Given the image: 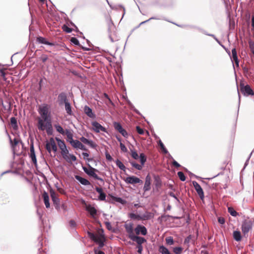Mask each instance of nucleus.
Wrapping results in <instances>:
<instances>
[{"mask_svg": "<svg viewBox=\"0 0 254 254\" xmlns=\"http://www.w3.org/2000/svg\"><path fill=\"white\" fill-rule=\"evenodd\" d=\"M30 151L31 160L34 163L36 164L37 163V160L34 151V148L33 144H31L30 145Z\"/></svg>", "mask_w": 254, "mask_h": 254, "instance_id": "obj_22", "label": "nucleus"}, {"mask_svg": "<svg viewBox=\"0 0 254 254\" xmlns=\"http://www.w3.org/2000/svg\"><path fill=\"white\" fill-rule=\"evenodd\" d=\"M228 210L229 213L233 216L236 217L238 215V213L232 207H228Z\"/></svg>", "mask_w": 254, "mask_h": 254, "instance_id": "obj_42", "label": "nucleus"}, {"mask_svg": "<svg viewBox=\"0 0 254 254\" xmlns=\"http://www.w3.org/2000/svg\"><path fill=\"white\" fill-rule=\"evenodd\" d=\"M88 168L85 167H82V169L85 173L88 176L93 177L96 180L100 181L102 183H104V180L101 178L98 177L97 175L95 173V171H97V170L92 167L90 165L88 164Z\"/></svg>", "mask_w": 254, "mask_h": 254, "instance_id": "obj_2", "label": "nucleus"}, {"mask_svg": "<svg viewBox=\"0 0 254 254\" xmlns=\"http://www.w3.org/2000/svg\"><path fill=\"white\" fill-rule=\"evenodd\" d=\"M83 110L85 114L90 118L93 119L96 118L95 114L92 111V110L89 107L87 106H84Z\"/></svg>", "mask_w": 254, "mask_h": 254, "instance_id": "obj_12", "label": "nucleus"}, {"mask_svg": "<svg viewBox=\"0 0 254 254\" xmlns=\"http://www.w3.org/2000/svg\"><path fill=\"white\" fill-rule=\"evenodd\" d=\"M139 159L141 162V165L143 166L146 161V158L143 153H141L139 156Z\"/></svg>", "mask_w": 254, "mask_h": 254, "instance_id": "obj_41", "label": "nucleus"}, {"mask_svg": "<svg viewBox=\"0 0 254 254\" xmlns=\"http://www.w3.org/2000/svg\"><path fill=\"white\" fill-rule=\"evenodd\" d=\"M134 231L137 235L141 234L142 235L145 236L147 233V231L145 226L137 225L134 229Z\"/></svg>", "mask_w": 254, "mask_h": 254, "instance_id": "obj_9", "label": "nucleus"}, {"mask_svg": "<svg viewBox=\"0 0 254 254\" xmlns=\"http://www.w3.org/2000/svg\"><path fill=\"white\" fill-rule=\"evenodd\" d=\"M125 228L126 232L128 234V237L130 238L131 236H134L133 234V224L132 223H128L126 224L125 225Z\"/></svg>", "mask_w": 254, "mask_h": 254, "instance_id": "obj_15", "label": "nucleus"}, {"mask_svg": "<svg viewBox=\"0 0 254 254\" xmlns=\"http://www.w3.org/2000/svg\"><path fill=\"white\" fill-rule=\"evenodd\" d=\"M91 124L93 126V129L95 132H99L101 131L106 132V129L98 122L96 121L93 122H92Z\"/></svg>", "mask_w": 254, "mask_h": 254, "instance_id": "obj_10", "label": "nucleus"}, {"mask_svg": "<svg viewBox=\"0 0 254 254\" xmlns=\"http://www.w3.org/2000/svg\"><path fill=\"white\" fill-rule=\"evenodd\" d=\"M65 109L66 113L69 115H72V110L70 104L69 102H66L65 104Z\"/></svg>", "mask_w": 254, "mask_h": 254, "instance_id": "obj_29", "label": "nucleus"}, {"mask_svg": "<svg viewBox=\"0 0 254 254\" xmlns=\"http://www.w3.org/2000/svg\"><path fill=\"white\" fill-rule=\"evenodd\" d=\"M46 148L49 153L51 152L52 149L54 151H57V147L53 138H51L49 142L46 143Z\"/></svg>", "mask_w": 254, "mask_h": 254, "instance_id": "obj_5", "label": "nucleus"}, {"mask_svg": "<svg viewBox=\"0 0 254 254\" xmlns=\"http://www.w3.org/2000/svg\"><path fill=\"white\" fill-rule=\"evenodd\" d=\"M182 250L181 247H175L173 249V252L175 254H180Z\"/></svg>", "mask_w": 254, "mask_h": 254, "instance_id": "obj_44", "label": "nucleus"}, {"mask_svg": "<svg viewBox=\"0 0 254 254\" xmlns=\"http://www.w3.org/2000/svg\"><path fill=\"white\" fill-rule=\"evenodd\" d=\"M61 154L64 159H65L67 161H69V152L67 148L65 149L64 150H62Z\"/></svg>", "mask_w": 254, "mask_h": 254, "instance_id": "obj_30", "label": "nucleus"}, {"mask_svg": "<svg viewBox=\"0 0 254 254\" xmlns=\"http://www.w3.org/2000/svg\"><path fill=\"white\" fill-rule=\"evenodd\" d=\"M129 216L131 219H132L141 220V216L140 215H138V214H134L133 213H131L129 214Z\"/></svg>", "mask_w": 254, "mask_h": 254, "instance_id": "obj_39", "label": "nucleus"}, {"mask_svg": "<svg viewBox=\"0 0 254 254\" xmlns=\"http://www.w3.org/2000/svg\"><path fill=\"white\" fill-rule=\"evenodd\" d=\"M131 156L134 159H137L139 157L138 154L135 151L131 150Z\"/></svg>", "mask_w": 254, "mask_h": 254, "instance_id": "obj_51", "label": "nucleus"}, {"mask_svg": "<svg viewBox=\"0 0 254 254\" xmlns=\"http://www.w3.org/2000/svg\"><path fill=\"white\" fill-rule=\"evenodd\" d=\"M71 42L75 45H79V42L77 39L74 37L71 38L70 40Z\"/></svg>", "mask_w": 254, "mask_h": 254, "instance_id": "obj_49", "label": "nucleus"}, {"mask_svg": "<svg viewBox=\"0 0 254 254\" xmlns=\"http://www.w3.org/2000/svg\"><path fill=\"white\" fill-rule=\"evenodd\" d=\"M104 237L102 236H99L96 240L94 241V242L96 243H98L99 244V248L101 249L102 248L104 245Z\"/></svg>", "mask_w": 254, "mask_h": 254, "instance_id": "obj_25", "label": "nucleus"}, {"mask_svg": "<svg viewBox=\"0 0 254 254\" xmlns=\"http://www.w3.org/2000/svg\"><path fill=\"white\" fill-rule=\"evenodd\" d=\"M129 107L130 108V109L133 111H134L136 114H138V115H140V113L139 112L138 110H137L135 108V107L134 106V105L132 104H131L130 105H129Z\"/></svg>", "mask_w": 254, "mask_h": 254, "instance_id": "obj_52", "label": "nucleus"}, {"mask_svg": "<svg viewBox=\"0 0 254 254\" xmlns=\"http://www.w3.org/2000/svg\"><path fill=\"white\" fill-rule=\"evenodd\" d=\"M50 106L43 104L39 107L38 112L41 118L38 119L37 127L39 130L44 131L47 125L51 126V115L49 111Z\"/></svg>", "mask_w": 254, "mask_h": 254, "instance_id": "obj_1", "label": "nucleus"}, {"mask_svg": "<svg viewBox=\"0 0 254 254\" xmlns=\"http://www.w3.org/2000/svg\"><path fill=\"white\" fill-rule=\"evenodd\" d=\"M10 123L12 127L14 129H17V120L15 117H11L10 118Z\"/></svg>", "mask_w": 254, "mask_h": 254, "instance_id": "obj_32", "label": "nucleus"}, {"mask_svg": "<svg viewBox=\"0 0 254 254\" xmlns=\"http://www.w3.org/2000/svg\"><path fill=\"white\" fill-rule=\"evenodd\" d=\"M253 226L252 221L250 219H246L242 222V231L245 235L252 229Z\"/></svg>", "mask_w": 254, "mask_h": 254, "instance_id": "obj_4", "label": "nucleus"}, {"mask_svg": "<svg viewBox=\"0 0 254 254\" xmlns=\"http://www.w3.org/2000/svg\"><path fill=\"white\" fill-rule=\"evenodd\" d=\"M106 158L108 161H112V157L108 153H106Z\"/></svg>", "mask_w": 254, "mask_h": 254, "instance_id": "obj_63", "label": "nucleus"}, {"mask_svg": "<svg viewBox=\"0 0 254 254\" xmlns=\"http://www.w3.org/2000/svg\"><path fill=\"white\" fill-rule=\"evenodd\" d=\"M82 155L83 156V158L85 160H87L88 161H90L91 160V159L87 158V157L89 156V154L86 152H83Z\"/></svg>", "mask_w": 254, "mask_h": 254, "instance_id": "obj_59", "label": "nucleus"}, {"mask_svg": "<svg viewBox=\"0 0 254 254\" xmlns=\"http://www.w3.org/2000/svg\"><path fill=\"white\" fill-rule=\"evenodd\" d=\"M43 197L46 207L47 208H49L50 207V203L49 202V196L48 193L46 191H44L43 193Z\"/></svg>", "mask_w": 254, "mask_h": 254, "instance_id": "obj_20", "label": "nucleus"}, {"mask_svg": "<svg viewBox=\"0 0 254 254\" xmlns=\"http://www.w3.org/2000/svg\"><path fill=\"white\" fill-rule=\"evenodd\" d=\"M136 248L137 249V252L139 254H142V252L143 250V247L142 245H139L136 246Z\"/></svg>", "mask_w": 254, "mask_h": 254, "instance_id": "obj_60", "label": "nucleus"}, {"mask_svg": "<svg viewBox=\"0 0 254 254\" xmlns=\"http://www.w3.org/2000/svg\"><path fill=\"white\" fill-rule=\"evenodd\" d=\"M86 210L90 213L92 217H95L97 214V210L94 207L90 204L87 205L86 206Z\"/></svg>", "mask_w": 254, "mask_h": 254, "instance_id": "obj_16", "label": "nucleus"}, {"mask_svg": "<svg viewBox=\"0 0 254 254\" xmlns=\"http://www.w3.org/2000/svg\"><path fill=\"white\" fill-rule=\"evenodd\" d=\"M114 127L116 130H118L124 137H127L128 133L127 131L123 128L122 125L117 122L114 123Z\"/></svg>", "mask_w": 254, "mask_h": 254, "instance_id": "obj_6", "label": "nucleus"}, {"mask_svg": "<svg viewBox=\"0 0 254 254\" xmlns=\"http://www.w3.org/2000/svg\"><path fill=\"white\" fill-rule=\"evenodd\" d=\"M240 90L243 95L245 96L254 95V92L248 84L245 85L244 83L241 82L240 84Z\"/></svg>", "mask_w": 254, "mask_h": 254, "instance_id": "obj_3", "label": "nucleus"}, {"mask_svg": "<svg viewBox=\"0 0 254 254\" xmlns=\"http://www.w3.org/2000/svg\"><path fill=\"white\" fill-rule=\"evenodd\" d=\"M64 134L66 135L67 138L73 137V134L72 132L68 129L65 130Z\"/></svg>", "mask_w": 254, "mask_h": 254, "instance_id": "obj_47", "label": "nucleus"}, {"mask_svg": "<svg viewBox=\"0 0 254 254\" xmlns=\"http://www.w3.org/2000/svg\"><path fill=\"white\" fill-rule=\"evenodd\" d=\"M10 141L11 144L13 152H14L15 151L16 146L19 143V141L17 139L14 138L13 140V143H12V141L11 140V139H10Z\"/></svg>", "mask_w": 254, "mask_h": 254, "instance_id": "obj_35", "label": "nucleus"}, {"mask_svg": "<svg viewBox=\"0 0 254 254\" xmlns=\"http://www.w3.org/2000/svg\"><path fill=\"white\" fill-rule=\"evenodd\" d=\"M232 57L231 58L232 60L235 62L236 65L237 66H239V62L238 56H237V51H236V50L235 48H233L232 50Z\"/></svg>", "mask_w": 254, "mask_h": 254, "instance_id": "obj_21", "label": "nucleus"}, {"mask_svg": "<svg viewBox=\"0 0 254 254\" xmlns=\"http://www.w3.org/2000/svg\"><path fill=\"white\" fill-rule=\"evenodd\" d=\"M0 74L1 76L3 78V80H6L5 73L4 68L1 67L0 69Z\"/></svg>", "mask_w": 254, "mask_h": 254, "instance_id": "obj_50", "label": "nucleus"}, {"mask_svg": "<svg viewBox=\"0 0 254 254\" xmlns=\"http://www.w3.org/2000/svg\"><path fill=\"white\" fill-rule=\"evenodd\" d=\"M151 177L149 175H147L145 177V183L143 187L144 191H147L151 189Z\"/></svg>", "mask_w": 254, "mask_h": 254, "instance_id": "obj_14", "label": "nucleus"}, {"mask_svg": "<svg viewBox=\"0 0 254 254\" xmlns=\"http://www.w3.org/2000/svg\"><path fill=\"white\" fill-rule=\"evenodd\" d=\"M124 180L126 183L128 184L142 183V180L134 176H129L126 178Z\"/></svg>", "mask_w": 254, "mask_h": 254, "instance_id": "obj_7", "label": "nucleus"}, {"mask_svg": "<svg viewBox=\"0 0 254 254\" xmlns=\"http://www.w3.org/2000/svg\"><path fill=\"white\" fill-rule=\"evenodd\" d=\"M45 129L47 130V132L48 134H51L52 130V125L51 124V126H50V125H47V127Z\"/></svg>", "mask_w": 254, "mask_h": 254, "instance_id": "obj_58", "label": "nucleus"}, {"mask_svg": "<svg viewBox=\"0 0 254 254\" xmlns=\"http://www.w3.org/2000/svg\"><path fill=\"white\" fill-rule=\"evenodd\" d=\"M159 252L162 254H171L169 250L164 246H161L159 248Z\"/></svg>", "mask_w": 254, "mask_h": 254, "instance_id": "obj_31", "label": "nucleus"}, {"mask_svg": "<svg viewBox=\"0 0 254 254\" xmlns=\"http://www.w3.org/2000/svg\"><path fill=\"white\" fill-rule=\"evenodd\" d=\"M80 141L83 142V143L87 144V143H89V140L87 138H86L84 137H81L80 138Z\"/></svg>", "mask_w": 254, "mask_h": 254, "instance_id": "obj_57", "label": "nucleus"}, {"mask_svg": "<svg viewBox=\"0 0 254 254\" xmlns=\"http://www.w3.org/2000/svg\"><path fill=\"white\" fill-rule=\"evenodd\" d=\"M154 184L156 188H159L161 186L162 181L159 176L157 175L154 176Z\"/></svg>", "mask_w": 254, "mask_h": 254, "instance_id": "obj_24", "label": "nucleus"}, {"mask_svg": "<svg viewBox=\"0 0 254 254\" xmlns=\"http://www.w3.org/2000/svg\"><path fill=\"white\" fill-rule=\"evenodd\" d=\"M218 221L220 224H224L225 220L224 218L220 217L218 218Z\"/></svg>", "mask_w": 254, "mask_h": 254, "instance_id": "obj_61", "label": "nucleus"}, {"mask_svg": "<svg viewBox=\"0 0 254 254\" xmlns=\"http://www.w3.org/2000/svg\"><path fill=\"white\" fill-rule=\"evenodd\" d=\"M75 178L83 185L87 186L90 185V183L88 180L84 179L78 175H76L75 176Z\"/></svg>", "mask_w": 254, "mask_h": 254, "instance_id": "obj_19", "label": "nucleus"}, {"mask_svg": "<svg viewBox=\"0 0 254 254\" xmlns=\"http://www.w3.org/2000/svg\"><path fill=\"white\" fill-rule=\"evenodd\" d=\"M68 157H69V161L68 162H70L71 161H75L76 160V157L73 154H69Z\"/></svg>", "mask_w": 254, "mask_h": 254, "instance_id": "obj_55", "label": "nucleus"}, {"mask_svg": "<svg viewBox=\"0 0 254 254\" xmlns=\"http://www.w3.org/2000/svg\"><path fill=\"white\" fill-rule=\"evenodd\" d=\"M63 29L64 31L66 32L67 33H70L72 31V29L70 28H69L67 26L64 25L63 26Z\"/></svg>", "mask_w": 254, "mask_h": 254, "instance_id": "obj_45", "label": "nucleus"}, {"mask_svg": "<svg viewBox=\"0 0 254 254\" xmlns=\"http://www.w3.org/2000/svg\"><path fill=\"white\" fill-rule=\"evenodd\" d=\"M58 100L60 105H62L68 102L67 99L66 94L64 92L61 93L58 97Z\"/></svg>", "mask_w": 254, "mask_h": 254, "instance_id": "obj_11", "label": "nucleus"}, {"mask_svg": "<svg viewBox=\"0 0 254 254\" xmlns=\"http://www.w3.org/2000/svg\"><path fill=\"white\" fill-rule=\"evenodd\" d=\"M81 142L78 140H74L72 141V142L70 144L75 148L78 149L80 145Z\"/></svg>", "mask_w": 254, "mask_h": 254, "instance_id": "obj_34", "label": "nucleus"}, {"mask_svg": "<svg viewBox=\"0 0 254 254\" xmlns=\"http://www.w3.org/2000/svg\"><path fill=\"white\" fill-rule=\"evenodd\" d=\"M88 235L91 239H92L93 241H95L96 239L99 236L97 235H95L94 234L92 233H88Z\"/></svg>", "mask_w": 254, "mask_h": 254, "instance_id": "obj_53", "label": "nucleus"}, {"mask_svg": "<svg viewBox=\"0 0 254 254\" xmlns=\"http://www.w3.org/2000/svg\"><path fill=\"white\" fill-rule=\"evenodd\" d=\"M116 201L121 203V204H125L126 203V200L123 199L121 197H116L115 199Z\"/></svg>", "mask_w": 254, "mask_h": 254, "instance_id": "obj_56", "label": "nucleus"}, {"mask_svg": "<svg viewBox=\"0 0 254 254\" xmlns=\"http://www.w3.org/2000/svg\"><path fill=\"white\" fill-rule=\"evenodd\" d=\"M95 190L99 194L98 197L99 200L103 201L106 199V195L105 193L103 191V190L101 188L96 187Z\"/></svg>", "mask_w": 254, "mask_h": 254, "instance_id": "obj_17", "label": "nucleus"}, {"mask_svg": "<svg viewBox=\"0 0 254 254\" xmlns=\"http://www.w3.org/2000/svg\"><path fill=\"white\" fill-rule=\"evenodd\" d=\"M177 175L181 181H185L186 180V177L182 172H178Z\"/></svg>", "mask_w": 254, "mask_h": 254, "instance_id": "obj_43", "label": "nucleus"}, {"mask_svg": "<svg viewBox=\"0 0 254 254\" xmlns=\"http://www.w3.org/2000/svg\"><path fill=\"white\" fill-rule=\"evenodd\" d=\"M234 239L237 242L240 241L242 239L241 234L240 231H235L233 232Z\"/></svg>", "mask_w": 254, "mask_h": 254, "instance_id": "obj_27", "label": "nucleus"}, {"mask_svg": "<svg viewBox=\"0 0 254 254\" xmlns=\"http://www.w3.org/2000/svg\"><path fill=\"white\" fill-rule=\"evenodd\" d=\"M55 127L57 131L62 134H64L65 131H64L63 127L59 125H55Z\"/></svg>", "mask_w": 254, "mask_h": 254, "instance_id": "obj_37", "label": "nucleus"}, {"mask_svg": "<svg viewBox=\"0 0 254 254\" xmlns=\"http://www.w3.org/2000/svg\"><path fill=\"white\" fill-rule=\"evenodd\" d=\"M158 144L159 145V146H160L162 151L163 152V153L164 154H167L168 153V150H167V149L165 148L164 144L163 143V142L161 141V140H159V142H158Z\"/></svg>", "mask_w": 254, "mask_h": 254, "instance_id": "obj_40", "label": "nucleus"}, {"mask_svg": "<svg viewBox=\"0 0 254 254\" xmlns=\"http://www.w3.org/2000/svg\"><path fill=\"white\" fill-rule=\"evenodd\" d=\"M129 162L132 167H134L138 170H141L142 169V166L141 165H139L134 161H130Z\"/></svg>", "mask_w": 254, "mask_h": 254, "instance_id": "obj_38", "label": "nucleus"}, {"mask_svg": "<svg viewBox=\"0 0 254 254\" xmlns=\"http://www.w3.org/2000/svg\"><path fill=\"white\" fill-rule=\"evenodd\" d=\"M105 225L106 226V227L107 228V229L108 230H111L112 229V226H111L110 222H105Z\"/></svg>", "mask_w": 254, "mask_h": 254, "instance_id": "obj_62", "label": "nucleus"}, {"mask_svg": "<svg viewBox=\"0 0 254 254\" xmlns=\"http://www.w3.org/2000/svg\"><path fill=\"white\" fill-rule=\"evenodd\" d=\"M111 27L109 29V38L112 42H114L115 41H116L118 40V37H117L116 34L114 33L112 34L110 31L111 30Z\"/></svg>", "mask_w": 254, "mask_h": 254, "instance_id": "obj_28", "label": "nucleus"}, {"mask_svg": "<svg viewBox=\"0 0 254 254\" xmlns=\"http://www.w3.org/2000/svg\"><path fill=\"white\" fill-rule=\"evenodd\" d=\"M37 41L38 43L49 45V46H54V44L53 43L49 42L47 41V40L42 37H39L37 39Z\"/></svg>", "mask_w": 254, "mask_h": 254, "instance_id": "obj_23", "label": "nucleus"}, {"mask_svg": "<svg viewBox=\"0 0 254 254\" xmlns=\"http://www.w3.org/2000/svg\"><path fill=\"white\" fill-rule=\"evenodd\" d=\"M136 129L137 132L139 134L142 135L144 134V130L142 128H141V127H140L139 126H137L136 127Z\"/></svg>", "mask_w": 254, "mask_h": 254, "instance_id": "obj_54", "label": "nucleus"}, {"mask_svg": "<svg viewBox=\"0 0 254 254\" xmlns=\"http://www.w3.org/2000/svg\"><path fill=\"white\" fill-rule=\"evenodd\" d=\"M166 243L169 245H172L174 244V241L171 237L167 238L166 239Z\"/></svg>", "mask_w": 254, "mask_h": 254, "instance_id": "obj_46", "label": "nucleus"}, {"mask_svg": "<svg viewBox=\"0 0 254 254\" xmlns=\"http://www.w3.org/2000/svg\"><path fill=\"white\" fill-rule=\"evenodd\" d=\"M50 195L53 203L56 205L60 204V199L57 196V194L53 190H50Z\"/></svg>", "mask_w": 254, "mask_h": 254, "instance_id": "obj_18", "label": "nucleus"}, {"mask_svg": "<svg viewBox=\"0 0 254 254\" xmlns=\"http://www.w3.org/2000/svg\"><path fill=\"white\" fill-rule=\"evenodd\" d=\"M130 238L132 241L135 242L137 244V246L142 245L143 243L145 242L146 241L145 239L143 237H139L137 236H131Z\"/></svg>", "mask_w": 254, "mask_h": 254, "instance_id": "obj_13", "label": "nucleus"}, {"mask_svg": "<svg viewBox=\"0 0 254 254\" xmlns=\"http://www.w3.org/2000/svg\"><path fill=\"white\" fill-rule=\"evenodd\" d=\"M94 253L95 254H105L104 252L101 251H98L96 249H94Z\"/></svg>", "mask_w": 254, "mask_h": 254, "instance_id": "obj_64", "label": "nucleus"}, {"mask_svg": "<svg viewBox=\"0 0 254 254\" xmlns=\"http://www.w3.org/2000/svg\"><path fill=\"white\" fill-rule=\"evenodd\" d=\"M141 220H148L151 217V214L149 212H146L145 213L140 215Z\"/></svg>", "mask_w": 254, "mask_h": 254, "instance_id": "obj_36", "label": "nucleus"}, {"mask_svg": "<svg viewBox=\"0 0 254 254\" xmlns=\"http://www.w3.org/2000/svg\"><path fill=\"white\" fill-rule=\"evenodd\" d=\"M116 164L117 166L122 170L125 171L126 167L123 163L119 159L116 161Z\"/></svg>", "mask_w": 254, "mask_h": 254, "instance_id": "obj_33", "label": "nucleus"}, {"mask_svg": "<svg viewBox=\"0 0 254 254\" xmlns=\"http://www.w3.org/2000/svg\"><path fill=\"white\" fill-rule=\"evenodd\" d=\"M56 139L58 141V145L61 151L66 149V146L63 140L57 137Z\"/></svg>", "mask_w": 254, "mask_h": 254, "instance_id": "obj_26", "label": "nucleus"}, {"mask_svg": "<svg viewBox=\"0 0 254 254\" xmlns=\"http://www.w3.org/2000/svg\"><path fill=\"white\" fill-rule=\"evenodd\" d=\"M120 146L121 150L124 152H127V149L126 146L122 142L120 143Z\"/></svg>", "mask_w": 254, "mask_h": 254, "instance_id": "obj_48", "label": "nucleus"}, {"mask_svg": "<svg viewBox=\"0 0 254 254\" xmlns=\"http://www.w3.org/2000/svg\"><path fill=\"white\" fill-rule=\"evenodd\" d=\"M192 185L196 191L198 195L200 197L201 199H203L204 197L203 191L201 187V186L198 184L197 182L196 181L192 182Z\"/></svg>", "mask_w": 254, "mask_h": 254, "instance_id": "obj_8", "label": "nucleus"}]
</instances>
